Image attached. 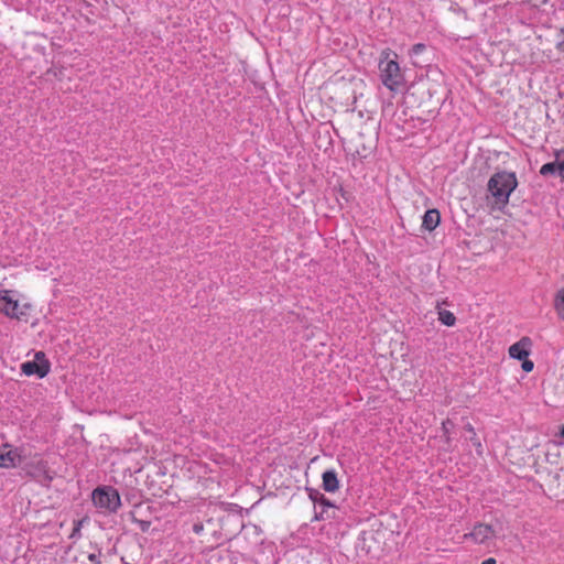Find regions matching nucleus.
Masks as SVG:
<instances>
[{
  "mask_svg": "<svg viewBox=\"0 0 564 564\" xmlns=\"http://www.w3.org/2000/svg\"><path fill=\"white\" fill-rule=\"evenodd\" d=\"M33 304L25 301L17 290L0 289V315L18 322H28Z\"/></svg>",
  "mask_w": 564,
  "mask_h": 564,
  "instance_id": "1",
  "label": "nucleus"
},
{
  "mask_svg": "<svg viewBox=\"0 0 564 564\" xmlns=\"http://www.w3.org/2000/svg\"><path fill=\"white\" fill-rule=\"evenodd\" d=\"M398 54L390 48H384L380 53L379 70L382 84L391 91L397 90L403 82Z\"/></svg>",
  "mask_w": 564,
  "mask_h": 564,
  "instance_id": "2",
  "label": "nucleus"
},
{
  "mask_svg": "<svg viewBox=\"0 0 564 564\" xmlns=\"http://www.w3.org/2000/svg\"><path fill=\"white\" fill-rule=\"evenodd\" d=\"M517 185L518 181L513 172H498L488 181V191L495 198L496 204L505 206Z\"/></svg>",
  "mask_w": 564,
  "mask_h": 564,
  "instance_id": "3",
  "label": "nucleus"
},
{
  "mask_svg": "<svg viewBox=\"0 0 564 564\" xmlns=\"http://www.w3.org/2000/svg\"><path fill=\"white\" fill-rule=\"evenodd\" d=\"M91 499L97 508L109 512H116L121 506L118 491L111 487L97 488L93 491Z\"/></svg>",
  "mask_w": 564,
  "mask_h": 564,
  "instance_id": "4",
  "label": "nucleus"
},
{
  "mask_svg": "<svg viewBox=\"0 0 564 564\" xmlns=\"http://www.w3.org/2000/svg\"><path fill=\"white\" fill-rule=\"evenodd\" d=\"M497 536L496 529L488 523H476L469 533L464 534L465 540H470L475 544L489 545Z\"/></svg>",
  "mask_w": 564,
  "mask_h": 564,
  "instance_id": "5",
  "label": "nucleus"
},
{
  "mask_svg": "<svg viewBox=\"0 0 564 564\" xmlns=\"http://www.w3.org/2000/svg\"><path fill=\"white\" fill-rule=\"evenodd\" d=\"M21 371L29 377L36 375L39 378H44L50 372V362L43 351H37L34 355V360L21 365Z\"/></svg>",
  "mask_w": 564,
  "mask_h": 564,
  "instance_id": "6",
  "label": "nucleus"
},
{
  "mask_svg": "<svg viewBox=\"0 0 564 564\" xmlns=\"http://www.w3.org/2000/svg\"><path fill=\"white\" fill-rule=\"evenodd\" d=\"M22 462V449L11 444L0 446V467L14 468Z\"/></svg>",
  "mask_w": 564,
  "mask_h": 564,
  "instance_id": "7",
  "label": "nucleus"
},
{
  "mask_svg": "<svg viewBox=\"0 0 564 564\" xmlns=\"http://www.w3.org/2000/svg\"><path fill=\"white\" fill-rule=\"evenodd\" d=\"M531 346L532 340L529 337H522L509 347V356L518 360L525 359L530 355Z\"/></svg>",
  "mask_w": 564,
  "mask_h": 564,
  "instance_id": "8",
  "label": "nucleus"
},
{
  "mask_svg": "<svg viewBox=\"0 0 564 564\" xmlns=\"http://www.w3.org/2000/svg\"><path fill=\"white\" fill-rule=\"evenodd\" d=\"M322 486L327 492H335L339 489V480L335 470H326L322 475Z\"/></svg>",
  "mask_w": 564,
  "mask_h": 564,
  "instance_id": "9",
  "label": "nucleus"
},
{
  "mask_svg": "<svg viewBox=\"0 0 564 564\" xmlns=\"http://www.w3.org/2000/svg\"><path fill=\"white\" fill-rule=\"evenodd\" d=\"M440 212L437 209H429L423 216L422 227L431 232L440 225Z\"/></svg>",
  "mask_w": 564,
  "mask_h": 564,
  "instance_id": "10",
  "label": "nucleus"
},
{
  "mask_svg": "<svg viewBox=\"0 0 564 564\" xmlns=\"http://www.w3.org/2000/svg\"><path fill=\"white\" fill-rule=\"evenodd\" d=\"M436 308H437L438 321L443 325L452 327L456 324V316L451 311L441 310L438 307V305L436 306Z\"/></svg>",
  "mask_w": 564,
  "mask_h": 564,
  "instance_id": "11",
  "label": "nucleus"
},
{
  "mask_svg": "<svg viewBox=\"0 0 564 564\" xmlns=\"http://www.w3.org/2000/svg\"><path fill=\"white\" fill-rule=\"evenodd\" d=\"M554 308L557 316L564 321V288L558 290L554 297Z\"/></svg>",
  "mask_w": 564,
  "mask_h": 564,
  "instance_id": "12",
  "label": "nucleus"
},
{
  "mask_svg": "<svg viewBox=\"0 0 564 564\" xmlns=\"http://www.w3.org/2000/svg\"><path fill=\"white\" fill-rule=\"evenodd\" d=\"M558 173V165H557V151L555 152V160L550 163H545L540 169V174L543 176H547L550 174Z\"/></svg>",
  "mask_w": 564,
  "mask_h": 564,
  "instance_id": "13",
  "label": "nucleus"
},
{
  "mask_svg": "<svg viewBox=\"0 0 564 564\" xmlns=\"http://www.w3.org/2000/svg\"><path fill=\"white\" fill-rule=\"evenodd\" d=\"M452 426H453V422L448 419L442 422V431H443L446 443L451 442V427Z\"/></svg>",
  "mask_w": 564,
  "mask_h": 564,
  "instance_id": "14",
  "label": "nucleus"
},
{
  "mask_svg": "<svg viewBox=\"0 0 564 564\" xmlns=\"http://www.w3.org/2000/svg\"><path fill=\"white\" fill-rule=\"evenodd\" d=\"M557 165H558V175L561 180L564 182V149L557 151Z\"/></svg>",
  "mask_w": 564,
  "mask_h": 564,
  "instance_id": "15",
  "label": "nucleus"
},
{
  "mask_svg": "<svg viewBox=\"0 0 564 564\" xmlns=\"http://www.w3.org/2000/svg\"><path fill=\"white\" fill-rule=\"evenodd\" d=\"M471 441H473V444L476 448V452L478 455H482V452H484V447H482V444L480 442V440L475 435L471 437Z\"/></svg>",
  "mask_w": 564,
  "mask_h": 564,
  "instance_id": "16",
  "label": "nucleus"
},
{
  "mask_svg": "<svg viewBox=\"0 0 564 564\" xmlns=\"http://www.w3.org/2000/svg\"><path fill=\"white\" fill-rule=\"evenodd\" d=\"M522 360V369L525 371V372H530L533 370V367H534V364L533 361L529 360L528 358L525 359H521Z\"/></svg>",
  "mask_w": 564,
  "mask_h": 564,
  "instance_id": "17",
  "label": "nucleus"
},
{
  "mask_svg": "<svg viewBox=\"0 0 564 564\" xmlns=\"http://www.w3.org/2000/svg\"><path fill=\"white\" fill-rule=\"evenodd\" d=\"M318 503L321 506H323L324 508H335V506L330 502V500L324 496H321V498L318 499Z\"/></svg>",
  "mask_w": 564,
  "mask_h": 564,
  "instance_id": "18",
  "label": "nucleus"
},
{
  "mask_svg": "<svg viewBox=\"0 0 564 564\" xmlns=\"http://www.w3.org/2000/svg\"><path fill=\"white\" fill-rule=\"evenodd\" d=\"M562 40H560L555 47L560 53H564V28L561 29Z\"/></svg>",
  "mask_w": 564,
  "mask_h": 564,
  "instance_id": "19",
  "label": "nucleus"
},
{
  "mask_svg": "<svg viewBox=\"0 0 564 564\" xmlns=\"http://www.w3.org/2000/svg\"><path fill=\"white\" fill-rule=\"evenodd\" d=\"M139 528L142 532H147L150 529L151 522L144 520H137Z\"/></svg>",
  "mask_w": 564,
  "mask_h": 564,
  "instance_id": "20",
  "label": "nucleus"
},
{
  "mask_svg": "<svg viewBox=\"0 0 564 564\" xmlns=\"http://www.w3.org/2000/svg\"><path fill=\"white\" fill-rule=\"evenodd\" d=\"M204 531V524L202 522H197L193 525V532L197 535L202 534Z\"/></svg>",
  "mask_w": 564,
  "mask_h": 564,
  "instance_id": "21",
  "label": "nucleus"
},
{
  "mask_svg": "<svg viewBox=\"0 0 564 564\" xmlns=\"http://www.w3.org/2000/svg\"><path fill=\"white\" fill-rule=\"evenodd\" d=\"M328 518H332V517L329 514H327L326 510H323L319 514L315 516V520L316 521L325 520V519H328Z\"/></svg>",
  "mask_w": 564,
  "mask_h": 564,
  "instance_id": "22",
  "label": "nucleus"
},
{
  "mask_svg": "<svg viewBox=\"0 0 564 564\" xmlns=\"http://www.w3.org/2000/svg\"><path fill=\"white\" fill-rule=\"evenodd\" d=\"M423 48H424V45H423V44H415V45L413 46V51H414L415 53H420Z\"/></svg>",
  "mask_w": 564,
  "mask_h": 564,
  "instance_id": "23",
  "label": "nucleus"
},
{
  "mask_svg": "<svg viewBox=\"0 0 564 564\" xmlns=\"http://www.w3.org/2000/svg\"><path fill=\"white\" fill-rule=\"evenodd\" d=\"M496 560L494 557H488L481 562V564H496Z\"/></svg>",
  "mask_w": 564,
  "mask_h": 564,
  "instance_id": "24",
  "label": "nucleus"
},
{
  "mask_svg": "<svg viewBox=\"0 0 564 564\" xmlns=\"http://www.w3.org/2000/svg\"><path fill=\"white\" fill-rule=\"evenodd\" d=\"M466 430H467V432H469L470 434H473V436H475V435H476L475 429H474V426H473L471 424H467V425H466Z\"/></svg>",
  "mask_w": 564,
  "mask_h": 564,
  "instance_id": "25",
  "label": "nucleus"
},
{
  "mask_svg": "<svg viewBox=\"0 0 564 564\" xmlns=\"http://www.w3.org/2000/svg\"><path fill=\"white\" fill-rule=\"evenodd\" d=\"M88 560L91 562V563H95V564H99L98 560H97V555L96 554H90L88 556Z\"/></svg>",
  "mask_w": 564,
  "mask_h": 564,
  "instance_id": "26",
  "label": "nucleus"
},
{
  "mask_svg": "<svg viewBox=\"0 0 564 564\" xmlns=\"http://www.w3.org/2000/svg\"><path fill=\"white\" fill-rule=\"evenodd\" d=\"M338 84H345L344 78H341V79H340L339 82H337V83H334L333 85H335V86H336V85H338Z\"/></svg>",
  "mask_w": 564,
  "mask_h": 564,
  "instance_id": "27",
  "label": "nucleus"
},
{
  "mask_svg": "<svg viewBox=\"0 0 564 564\" xmlns=\"http://www.w3.org/2000/svg\"><path fill=\"white\" fill-rule=\"evenodd\" d=\"M560 434H561L562 437H564V425L562 426Z\"/></svg>",
  "mask_w": 564,
  "mask_h": 564,
  "instance_id": "28",
  "label": "nucleus"
}]
</instances>
